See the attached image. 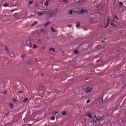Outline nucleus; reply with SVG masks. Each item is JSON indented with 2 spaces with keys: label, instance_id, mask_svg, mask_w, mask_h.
Instances as JSON below:
<instances>
[{
  "label": "nucleus",
  "instance_id": "obj_1",
  "mask_svg": "<svg viewBox=\"0 0 126 126\" xmlns=\"http://www.w3.org/2000/svg\"><path fill=\"white\" fill-rule=\"evenodd\" d=\"M47 14L49 17H53V16H55V15L58 14V9H55L54 11L49 10L48 11Z\"/></svg>",
  "mask_w": 126,
  "mask_h": 126
},
{
  "label": "nucleus",
  "instance_id": "obj_2",
  "mask_svg": "<svg viewBox=\"0 0 126 126\" xmlns=\"http://www.w3.org/2000/svg\"><path fill=\"white\" fill-rule=\"evenodd\" d=\"M93 88L92 87H90L89 86H84L83 88V90H85L87 93H89V92H91L92 91Z\"/></svg>",
  "mask_w": 126,
  "mask_h": 126
},
{
  "label": "nucleus",
  "instance_id": "obj_3",
  "mask_svg": "<svg viewBox=\"0 0 126 126\" xmlns=\"http://www.w3.org/2000/svg\"><path fill=\"white\" fill-rule=\"evenodd\" d=\"M96 120L97 121V122H101V121L104 120V117H101V116H98L96 118Z\"/></svg>",
  "mask_w": 126,
  "mask_h": 126
},
{
  "label": "nucleus",
  "instance_id": "obj_4",
  "mask_svg": "<svg viewBox=\"0 0 126 126\" xmlns=\"http://www.w3.org/2000/svg\"><path fill=\"white\" fill-rule=\"evenodd\" d=\"M110 18H108L107 19V24L105 26V28H107V27H108V26H109V24H110Z\"/></svg>",
  "mask_w": 126,
  "mask_h": 126
},
{
  "label": "nucleus",
  "instance_id": "obj_5",
  "mask_svg": "<svg viewBox=\"0 0 126 126\" xmlns=\"http://www.w3.org/2000/svg\"><path fill=\"white\" fill-rule=\"evenodd\" d=\"M103 95H102L99 99V101L100 102V103H102V102H103Z\"/></svg>",
  "mask_w": 126,
  "mask_h": 126
},
{
  "label": "nucleus",
  "instance_id": "obj_6",
  "mask_svg": "<svg viewBox=\"0 0 126 126\" xmlns=\"http://www.w3.org/2000/svg\"><path fill=\"white\" fill-rule=\"evenodd\" d=\"M50 1V0H46V2L44 3V5H46V6H48L49 5V2L48 1Z\"/></svg>",
  "mask_w": 126,
  "mask_h": 126
},
{
  "label": "nucleus",
  "instance_id": "obj_7",
  "mask_svg": "<svg viewBox=\"0 0 126 126\" xmlns=\"http://www.w3.org/2000/svg\"><path fill=\"white\" fill-rule=\"evenodd\" d=\"M50 23H51V22H48L47 23H46L45 24H44V26H45V27H47V26H48V25H49Z\"/></svg>",
  "mask_w": 126,
  "mask_h": 126
},
{
  "label": "nucleus",
  "instance_id": "obj_8",
  "mask_svg": "<svg viewBox=\"0 0 126 126\" xmlns=\"http://www.w3.org/2000/svg\"><path fill=\"white\" fill-rule=\"evenodd\" d=\"M9 106H10L11 109H13V104H12V103H9Z\"/></svg>",
  "mask_w": 126,
  "mask_h": 126
},
{
  "label": "nucleus",
  "instance_id": "obj_9",
  "mask_svg": "<svg viewBox=\"0 0 126 126\" xmlns=\"http://www.w3.org/2000/svg\"><path fill=\"white\" fill-rule=\"evenodd\" d=\"M113 21H114V20H111L110 25H111V26H115V24H114V23H113Z\"/></svg>",
  "mask_w": 126,
  "mask_h": 126
},
{
  "label": "nucleus",
  "instance_id": "obj_10",
  "mask_svg": "<svg viewBox=\"0 0 126 126\" xmlns=\"http://www.w3.org/2000/svg\"><path fill=\"white\" fill-rule=\"evenodd\" d=\"M27 101H28V98L27 97L24 98L23 100L24 103H26V102H27Z\"/></svg>",
  "mask_w": 126,
  "mask_h": 126
},
{
  "label": "nucleus",
  "instance_id": "obj_11",
  "mask_svg": "<svg viewBox=\"0 0 126 126\" xmlns=\"http://www.w3.org/2000/svg\"><path fill=\"white\" fill-rule=\"evenodd\" d=\"M84 12H86V10L85 9H82L81 10V13H83Z\"/></svg>",
  "mask_w": 126,
  "mask_h": 126
},
{
  "label": "nucleus",
  "instance_id": "obj_12",
  "mask_svg": "<svg viewBox=\"0 0 126 126\" xmlns=\"http://www.w3.org/2000/svg\"><path fill=\"white\" fill-rule=\"evenodd\" d=\"M79 26H80V23L78 22L77 25H76V28H78V27H79Z\"/></svg>",
  "mask_w": 126,
  "mask_h": 126
},
{
  "label": "nucleus",
  "instance_id": "obj_13",
  "mask_svg": "<svg viewBox=\"0 0 126 126\" xmlns=\"http://www.w3.org/2000/svg\"><path fill=\"white\" fill-rule=\"evenodd\" d=\"M87 115L88 117H89V118H91V119H92V115L90 113L87 114Z\"/></svg>",
  "mask_w": 126,
  "mask_h": 126
},
{
  "label": "nucleus",
  "instance_id": "obj_14",
  "mask_svg": "<svg viewBox=\"0 0 126 126\" xmlns=\"http://www.w3.org/2000/svg\"><path fill=\"white\" fill-rule=\"evenodd\" d=\"M8 5H9V4H8V3H6L3 4V6H4V7H6L8 6Z\"/></svg>",
  "mask_w": 126,
  "mask_h": 126
},
{
  "label": "nucleus",
  "instance_id": "obj_15",
  "mask_svg": "<svg viewBox=\"0 0 126 126\" xmlns=\"http://www.w3.org/2000/svg\"><path fill=\"white\" fill-rule=\"evenodd\" d=\"M37 15H38L39 16H42V15H43V13H42V12L37 13Z\"/></svg>",
  "mask_w": 126,
  "mask_h": 126
},
{
  "label": "nucleus",
  "instance_id": "obj_16",
  "mask_svg": "<svg viewBox=\"0 0 126 126\" xmlns=\"http://www.w3.org/2000/svg\"><path fill=\"white\" fill-rule=\"evenodd\" d=\"M51 29L52 32H56V29H54V28L51 27Z\"/></svg>",
  "mask_w": 126,
  "mask_h": 126
},
{
  "label": "nucleus",
  "instance_id": "obj_17",
  "mask_svg": "<svg viewBox=\"0 0 126 126\" xmlns=\"http://www.w3.org/2000/svg\"><path fill=\"white\" fill-rule=\"evenodd\" d=\"M37 23H38V22H37V21H35L33 24L32 25V26H33V25H36V24H37Z\"/></svg>",
  "mask_w": 126,
  "mask_h": 126
},
{
  "label": "nucleus",
  "instance_id": "obj_18",
  "mask_svg": "<svg viewBox=\"0 0 126 126\" xmlns=\"http://www.w3.org/2000/svg\"><path fill=\"white\" fill-rule=\"evenodd\" d=\"M62 1L63 2H65V3H67V2H68L67 0H63Z\"/></svg>",
  "mask_w": 126,
  "mask_h": 126
},
{
  "label": "nucleus",
  "instance_id": "obj_19",
  "mask_svg": "<svg viewBox=\"0 0 126 126\" xmlns=\"http://www.w3.org/2000/svg\"><path fill=\"white\" fill-rule=\"evenodd\" d=\"M4 51H6V52H8V49L6 46H5Z\"/></svg>",
  "mask_w": 126,
  "mask_h": 126
},
{
  "label": "nucleus",
  "instance_id": "obj_20",
  "mask_svg": "<svg viewBox=\"0 0 126 126\" xmlns=\"http://www.w3.org/2000/svg\"><path fill=\"white\" fill-rule=\"evenodd\" d=\"M50 118L52 121H55V120H56V118L55 117H51Z\"/></svg>",
  "mask_w": 126,
  "mask_h": 126
},
{
  "label": "nucleus",
  "instance_id": "obj_21",
  "mask_svg": "<svg viewBox=\"0 0 126 126\" xmlns=\"http://www.w3.org/2000/svg\"><path fill=\"white\" fill-rule=\"evenodd\" d=\"M36 48H37V45H36V44H33V49H36Z\"/></svg>",
  "mask_w": 126,
  "mask_h": 126
},
{
  "label": "nucleus",
  "instance_id": "obj_22",
  "mask_svg": "<svg viewBox=\"0 0 126 126\" xmlns=\"http://www.w3.org/2000/svg\"><path fill=\"white\" fill-rule=\"evenodd\" d=\"M50 51H53V52H55V49L54 48H50Z\"/></svg>",
  "mask_w": 126,
  "mask_h": 126
},
{
  "label": "nucleus",
  "instance_id": "obj_23",
  "mask_svg": "<svg viewBox=\"0 0 126 126\" xmlns=\"http://www.w3.org/2000/svg\"><path fill=\"white\" fill-rule=\"evenodd\" d=\"M53 114H54V115H56L57 114H59V112H58V111H54L53 112Z\"/></svg>",
  "mask_w": 126,
  "mask_h": 126
},
{
  "label": "nucleus",
  "instance_id": "obj_24",
  "mask_svg": "<svg viewBox=\"0 0 126 126\" xmlns=\"http://www.w3.org/2000/svg\"><path fill=\"white\" fill-rule=\"evenodd\" d=\"M65 114H66L65 111H63V113H62V115L63 116H65Z\"/></svg>",
  "mask_w": 126,
  "mask_h": 126
},
{
  "label": "nucleus",
  "instance_id": "obj_25",
  "mask_svg": "<svg viewBox=\"0 0 126 126\" xmlns=\"http://www.w3.org/2000/svg\"><path fill=\"white\" fill-rule=\"evenodd\" d=\"M119 5H123V4H123V2H119Z\"/></svg>",
  "mask_w": 126,
  "mask_h": 126
},
{
  "label": "nucleus",
  "instance_id": "obj_26",
  "mask_svg": "<svg viewBox=\"0 0 126 126\" xmlns=\"http://www.w3.org/2000/svg\"><path fill=\"white\" fill-rule=\"evenodd\" d=\"M74 53H75V54H78V50H75Z\"/></svg>",
  "mask_w": 126,
  "mask_h": 126
},
{
  "label": "nucleus",
  "instance_id": "obj_27",
  "mask_svg": "<svg viewBox=\"0 0 126 126\" xmlns=\"http://www.w3.org/2000/svg\"><path fill=\"white\" fill-rule=\"evenodd\" d=\"M69 13L70 14H72V10H70V11L69 12Z\"/></svg>",
  "mask_w": 126,
  "mask_h": 126
},
{
  "label": "nucleus",
  "instance_id": "obj_28",
  "mask_svg": "<svg viewBox=\"0 0 126 126\" xmlns=\"http://www.w3.org/2000/svg\"><path fill=\"white\" fill-rule=\"evenodd\" d=\"M33 3V1H30L29 4H32Z\"/></svg>",
  "mask_w": 126,
  "mask_h": 126
},
{
  "label": "nucleus",
  "instance_id": "obj_29",
  "mask_svg": "<svg viewBox=\"0 0 126 126\" xmlns=\"http://www.w3.org/2000/svg\"><path fill=\"white\" fill-rule=\"evenodd\" d=\"M114 17H115V18H116V19H117V20L119 19V18L117 16V15H115V16H114Z\"/></svg>",
  "mask_w": 126,
  "mask_h": 126
},
{
  "label": "nucleus",
  "instance_id": "obj_30",
  "mask_svg": "<svg viewBox=\"0 0 126 126\" xmlns=\"http://www.w3.org/2000/svg\"><path fill=\"white\" fill-rule=\"evenodd\" d=\"M22 58H23V59H24V58H25V55H22Z\"/></svg>",
  "mask_w": 126,
  "mask_h": 126
},
{
  "label": "nucleus",
  "instance_id": "obj_31",
  "mask_svg": "<svg viewBox=\"0 0 126 126\" xmlns=\"http://www.w3.org/2000/svg\"><path fill=\"white\" fill-rule=\"evenodd\" d=\"M90 102V99H89L87 100V103H89Z\"/></svg>",
  "mask_w": 126,
  "mask_h": 126
},
{
  "label": "nucleus",
  "instance_id": "obj_32",
  "mask_svg": "<svg viewBox=\"0 0 126 126\" xmlns=\"http://www.w3.org/2000/svg\"><path fill=\"white\" fill-rule=\"evenodd\" d=\"M14 11H15V9H12V10L11 11V12H13Z\"/></svg>",
  "mask_w": 126,
  "mask_h": 126
},
{
  "label": "nucleus",
  "instance_id": "obj_33",
  "mask_svg": "<svg viewBox=\"0 0 126 126\" xmlns=\"http://www.w3.org/2000/svg\"><path fill=\"white\" fill-rule=\"evenodd\" d=\"M13 101H14V102H16V99H13Z\"/></svg>",
  "mask_w": 126,
  "mask_h": 126
},
{
  "label": "nucleus",
  "instance_id": "obj_34",
  "mask_svg": "<svg viewBox=\"0 0 126 126\" xmlns=\"http://www.w3.org/2000/svg\"><path fill=\"white\" fill-rule=\"evenodd\" d=\"M69 27H71V25H69Z\"/></svg>",
  "mask_w": 126,
  "mask_h": 126
},
{
  "label": "nucleus",
  "instance_id": "obj_35",
  "mask_svg": "<svg viewBox=\"0 0 126 126\" xmlns=\"http://www.w3.org/2000/svg\"><path fill=\"white\" fill-rule=\"evenodd\" d=\"M19 93H21V92H19Z\"/></svg>",
  "mask_w": 126,
  "mask_h": 126
}]
</instances>
